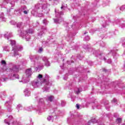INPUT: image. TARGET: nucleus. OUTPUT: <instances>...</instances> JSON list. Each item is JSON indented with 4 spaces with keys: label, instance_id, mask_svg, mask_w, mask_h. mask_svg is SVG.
Here are the masks:
<instances>
[{
    "label": "nucleus",
    "instance_id": "obj_59",
    "mask_svg": "<svg viewBox=\"0 0 125 125\" xmlns=\"http://www.w3.org/2000/svg\"><path fill=\"white\" fill-rule=\"evenodd\" d=\"M22 12L24 14H28V12H29V10H28L27 9H26V10H24L23 11H22Z\"/></svg>",
    "mask_w": 125,
    "mask_h": 125
},
{
    "label": "nucleus",
    "instance_id": "obj_26",
    "mask_svg": "<svg viewBox=\"0 0 125 125\" xmlns=\"http://www.w3.org/2000/svg\"><path fill=\"white\" fill-rule=\"evenodd\" d=\"M73 43H74V42L72 41L71 43H70V45H71L72 48H73V49H75L76 50H77V49L79 48V46L78 45L76 46L75 44H73Z\"/></svg>",
    "mask_w": 125,
    "mask_h": 125
},
{
    "label": "nucleus",
    "instance_id": "obj_16",
    "mask_svg": "<svg viewBox=\"0 0 125 125\" xmlns=\"http://www.w3.org/2000/svg\"><path fill=\"white\" fill-rule=\"evenodd\" d=\"M19 75L17 74H14L12 75V73H10L8 75V78L10 80H15V79H18V80H19Z\"/></svg>",
    "mask_w": 125,
    "mask_h": 125
},
{
    "label": "nucleus",
    "instance_id": "obj_58",
    "mask_svg": "<svg viewBox=\"0 0 125 125\" xmlns=\"http://www.w3.org/2000/svg\"><path fill=\"white\" fill-rule=\"evenodd\" d=\"M80 92H82V90L80 88H78V90L76 91V94H79Z\"/></svg>",
    "mask_w": 125,
    "mask_h": 125
},
{
    "label": "nucleus",
    "instance_id": "obj_55",
    "mask_svg": "<svg viewBox=\"0 0 125 125\" xmlns=\"http://www.w3.org/2000/svg\"><path fill=\"white\" fill-rule=\"evenodd\" d=\"M1 64L2 65H6V62H5L4 60H2L1 61Z\"/></svg>",
    "mask_w": 125,
    "mask_h": 125
},
{
    "label": "nucleus",
    "instance_id": "obj_41",
    "mask_svg": "<svg viewBox=\"0 0 125 125\" xmlns=\"http://www.w3.org/2000/svg\"><path fill=\"white\" fill-rule=\"evenodd\" d=\"M29 82H30V79H29V78H27L22 81V83H29Z\"/></svg>",
    "mask_w": 125,
    "mask_h": 125
},
{
    "label": "nucleus",
    "instance_id": "obj_25",
    "mask_svg": "<svg viewBox=\"0 0 125 125\" xmlns=\"http://www.w3.org/2000/svg\"><path fill=\"white\" fill-rule=\"evenodd\" d=\"M15 12V14H16V15H18V16H20V15H21V10L20 9L16 10L15 11H14Z\"/></svg>",
    "mask_w": 125,
    "mask_h": 125
},
{
    "label": "nucleus",
    "instance_id": "obj_45",
    "mask_svg": "<svg viewBox=\"0 0 125 125\" xmlns=\"http://www.w3.org/2000/svg\"><path fill=\"white\" fill-rule=\"evenodd\" d=\"M0 19H1L2 21H3L4 22L6 21V19L3 17V14H2L1 16H0Z\"/></svg>",
    "mask_w": 125,
    "mask_h": 125
},
{
    "label": "nucleus",
    "instance_id": "obj_28",
    "mask_svg": "<svg viewBox=\"0 0 125 125\" xmlns=\"http://www.w3.org/2000/svg\"><path fill=\"white\" fill-rule=\"evenodd\" d=\"M99 57L101 60H104V62H107V59L104 56H103V54H100V55L99 56Z\"/></svg>",
    "mask_w": 125,
    "mask_h": 125
},
{
    "label": "nucleus",
    "instance_id": "obj_14",
    "mask_svg": "<svg viewBox=\"0 0 125 125\" xmlns=\"http://www.w3.org/2000/svg\"><path fill=\"white\" fill-rule=\"evenodd\" d=\"M19 65H13V68H10V72L11 73H17L19 71Z\"/></svg>",
    "mask_w": 125,
    "mask_h": 125
},
{
    "label": "nucleus",
    "instance_id": "obj_1",
    "mask_svg": "<svg viewBox=\"0 0 125 125\" xmlns=\"http://www.w3.org/2000/svg\"><path fill=\"white\" fill-rule=\"evenodd\" d=\"M45 79L42 80V75L39 74L37 76L38 80L36 81H33L32 85L34 87H40L41 85H42L45 91H49L50 86L52 85V82H49V76L47 74H45Z\"/></svg>",
    "mask_w": 125,
    "mask_h": 125
},
{
    "label": "nucleus",
    "instance_id": "obj_57",
    "mask_svg": "<svg viewBox=\"0 0 125 125\" xmlns=\"http://www.w3.org/2000/svg\"><path fill=\"white\" fill-rule=\"evenodd\" d=\"M107 63H108V64H111V63H112V60L111 59H109L108 60H106Z\"/></svg>",
    "mask_w": 125,
    "mask_h": 125
},
{
    "label": "nucleus",
    "instance_id": "obj_37",
    "mask_svg": "<svg viewBox=\"0 0 125 125\" xmlns=\"http://www.w3.org/2000/svg\"><path fill=\"white\" fill-rule=\"evenodd\" d=\"M17 28H19V29L22 28V25H23V23L22 22H20L16 24Z\"/></svg>",
    "mask_w": 125,
    "mask_h": 125
},
{
    "label": "nucleus",
    "instance_id": "obj_24",
    "mask_svg": "<svg viewBox=\"0 0 125 125\" xmlns=\"http://www.w3.org/2000/svg\"><path fill=\"white\" fill-rule=\"evenodd\" d=\"M54 100V96L51 95L47 97V101L52 102Z\"/></svg>",
    "mask_w": 125,
    "mask_h": 125
},
{
    "label": "nucleus",
    "instance_id": "obj_11",
    "mask_svg": "<svg viewBox=\"0 0 125 125\" xmlns=\"http://www.w3.org/2000/svg\"><path fill=\"white\" fill-rule=\"evenodd\" d=\"M40 58L44 62L45 66H46V67H49V66H50V62H49V61H48V58L42 56Z\"/></svg>",
    "mask_w": 125,
    "mask_h": 125
},
{
    "label": "nucleus",
    "instance_id": "obj_6",
    "mask_svg": "<svg viewBox=\"0 0 125 125\" xmlns=\"http://www.w3.org/2000/svg\"><path fill=\"white\" fill-rule=\"evenodd\" d=\"M55 12L56 13V17L58 18L53 19L54 22L55 24H60L61 22L64 21V20L61 17V15H64V12H63V11H57L56 9H55Z\"/></svg>",
    "mask_w": 125,
    "mask_h": 125
},
{
    "label": "nucleus",
    "instance_id": "obj_34",
    "mask_svg": "<svg viewBox=\"0 0 125 125\" xmlns=\"http://www.w3.org/2000/svg\"><path fill=\"white\" fill-rule=\"evenodd\" d=\"M100 46H101L102 47H105V46H106V43L103 41H100Z\"/></svg>",
    "mask_w": 125,
    "mask_h": 125
},
{
    "label": "nucleus",
    "instance_id": "obj_7",
    "mask_svg": "<svg viewBox=\"0 0 125 125\" xmlns=\"http://www.w3.org/2000/svg\"><path fill=\"white\" fill-rule=\"evenodd\" d=\"M78 70H79V75H80V81L86 80L87 79V75L84 74L85 73H86V69L83 68V67H79Z\"/></svg>",
    "mask_w": 125,
    "mask_h": 125
},
{
    "label": "nucleus",
    "instance_id": "obj_10",
    "mask_svg": "<svg viewBox=\"0 0 125 125\" xmlns=\"http://www.w3.org/2000/svg\"><path fill=\"white\" fill-rule=\"evenodd\" d=\"M18 0H14V1H11L10 0H4L3 1V5H6V4L9 3L11 7H14V6H15V2L18 1Z\"/></svg>",
    "mask_w": 125,
    "mask_h": 125
},
{
    "label": "nucleus",
    "instance_id": "obj_19",
    "mask_svg": "<svg viewBox=\"0 0 125 125\" xmlns=\"http://www.w3.org/2000/svg\"><path fill=\"white\" fill-rule=\"evenodd\" d=\"M25 74L27 77H28V78L29 77H30V76H32V74H33V72H32V68H29L26 69V70L25 71Z\"/></svg>",
    "mask_w": 125,
    "mask_h": 125
},
{
    "label": "nucleus",
    "instance_id": "obj_38",
    "mask_svg": "<svg viewBox=\"0 0 125 125\" xmlns=\"http://www.w3.org/2000/svg\"><path fill=\"white\" fill-rule=\"evenodd\" d=\"M116 123L117 124H121L122 123V118H118L116 119Z\"/></svg>",
    "mask_w": 125,
    "mask_h": 125
},
{
    "label": "nucleus",
    "instance_id": "obj_42",
    "mask_svg": "<svg viewBox=\"0 0 125 125\" xmlns=\"http://www.w3.org/2000/svg\"><path fill=\"white\" fill-rule=\"evenodd\" d=\"M76 60H77V59L75 58V56H72L71 58V63H74Z\"/></svg>",
    "mask_w": 125,
    "mask_h": 125
},
{
    "label": "nucleus",
    "instance_id": "obj_4",
    "mask_svg": "<svg viewBox=\"0 0 125 125\" xmlns=\"http://www.w3.org/2000/svg\"><path fill=\"white\" fill-rule=\"evenodd\" d=\"M70 120L72 124H75V125H78V124H82L83 122V115L80 113H77L75 114H71L70 119H67V121Z\"/></svg>",
    "mask_w": 125,
    "mask_h": 125
},
{
    "label": "nucleus",
    "instance_id": "obj_31",
    "mask_svg": "<svg viewBox=\"0 0 125 125\" xmlns=\"http://www.w3.org/2000/svg\"><path fill=\"white\" fill-rule=\"evenodd\" d=\"M104 82H102V84H104V85H108L110 82L108 81L107 79H105V80H104Z\"/></svg>",
    "mask_w": 125,
    "mask_h": 125
},
{
    "label": "nucleus",
    "instance_id": "obj_43",
    "mask_svg": "<svg viewBox=\"0 0 125 125\" xmlns=\"http://www.w3.org/2000/svg\"><path fill=\"white\" fill-rule=\"evenodd\" d=\"M42 23L43 24H44V25H47V24H48V21H47V20H46V19H44L42 21Z\"/></svg>",
    "mask_w": 125,
    "mask_h": 125
},
{
    "label": "nucleus",
    "instance_id": "obj_51",
    "mask_svg": "<svg viewBox=\"0 0 125 125\" xmlns=\"http://www.w3.org/2000/svg\"><path fill=\"white\" fill-rule=\"evenodd\" d=\"M122 45L124 47H125V39L124 38L122 39Z\"/></svg>",
    "mask_w": 125,
    "mask_h": 125
},
{
    "label": "nucleus",
    "instance_id": "obj_40",
    "mask_svg": "<svg viewBox=\"0 0 125 125\" xmlns=\"http://www.w3.org/2000/svg\"><path fill=\"white\" fill-rule=\"evenodd\" d=\"M6 71V66H3V67H1L0 70V72L1 73H3V72H5Z\"/></svg>",
    "mask_w": 125,
    "mask_h": 125
},
{
    "label": "nucleus",
    "instance_id": "obj_21",
    "mask_svg": "<svg viewBox=\"0 0 125 125\" xmlns=\"http://www.w3.org/2000/svg\"><path fill=\"white\" fill-rule=\"evenodd\" d=\"M102 104H104V106H108L109 105V101L105 99H103L101 101Z\"/></svg>",
    "mask_w": 125,
    "mask_h": 125
},
{
    "label": "nucleus",
    "instance_id": "obj_5",
    "mask_svg": "<svg viewBox=\"0 0 125 125\" xmlns=\"http://www.w3.org/2000/svg\"><path fill=\"white\" fill-rule=\"evenodd\" d=\"M10 43L12 46L13 50L14 51L13 55V57H16L17 55H19L20 57H21V55L19 54L18 51H21V50H23L22 46L21 45L16 44V42H15V41L11 40Z\"/></svg>",
    "mask_w": 125,
    "mask_h": 125
},
{
    "label": "nucleus",
    "instance_id": "obj_54",
    "mask_svg": "<svg viewBox=\"0 0 125 125\" xmlns=\"http://www.w3.org/2000/svg\"><path fill=\"white\" fill-rule=\"evenodd\" d=\"M112 103H117L118 102V100L116 98H114L112 101H111Z\"/></svg>",
    "mask_w": 125,
    "mask_h": 125
},
{
    "label": "nucleus",
    "instance_id": "obj_61",
    "mask_svg": "<svg viewBox=\"0 0 125 125\" xmlns=\"http://www.w3.org/2000/svg\"><path fill=\"white\" fill-rule=\"evenodd\" d=\"M71 63H73L72 62V61H67V63L68 64V65H71Z\"/></svg>",
    "mask_w": 125,
    "mask_h": 125
},
{
    "label": "nucleus",
    "instance_id": "obj_17",
    "mask_svg": "<svg viewBox=\"0 0 125 125\" xmlns=\"http://www.w3.org/2000/svg\"><path fill=\"white\" fill-rule=\"evenodd\" d=\"M29 58L32 62H35L40 59L39 55L30 56Z\"/></svg>",
    "mask_w": 125,
    "mask_h": 125
},
{
    "label": "nucleus",
    "instance_id": "obj_20",
    "mask_svg": "<svg viewBox=\"0 0 125 125\" xmlns=\"http://www.w3.org/2000/svg\"><path fill=\"white\" fill-rule=\"evenodd\" d=\"M92 51L93 52V54H94V55H95V56L96 57H98V56H99L100 55V52H99L98 50H93Z\"/></svg>",
    "mask_w": 125,
    "mask_h": 125
},
{
    "label": "nucleus",
    "instance_id": "obj_44",
    "mask_svg": "<svg viewBox=\"0 0 125 125\" xmlns=\"http://www.w3.org/2000/svg\"><path fill=\"white\" fill-rule=\"evenodd\" d=\"M39 104H43V103H44V101L43 100V99H39Z\"/></svg>",
    "mask_w": 125,
    "mask_h": 125
},
{
    "label": "nucleus",
    "instance_id": "obj_35",
    "mask_svg": "<svg viewBox=\"0 0 125 125\" xmlns=\"http://www.w3.org/2000/svg\"><path fill=\"white\" fill-rule=\"evenodd\" d=\"M27 9V6L25 5L21 6V7L20 8L21 12H23L24 10H26Z\"/></svg>",
    "mask_w": 125,
    "mask_h": 125
},
{
    "label": "nucleus",
    "instance_id": "obj_56",
    "mask_svg": "<svg viewBox=\"0 0 125 125\" xmlns=\"http://www.w3.org/2000/svg\"><path fill=\"white\" fill-rule=\"evenodd\" d=\"M68 79V74H66L65 75V76L63 77V80H64V81H67Z\"/></svg>",
    "mask_w": 125,
    "mask_h": 125
},
{
    "label": "nucleus",
    "instance_id": "obj_36",
    "mask_svg": "<svg viewBox=\"0 0 125 125\" xmlns=\"http://www.w3.org/2000/svg\"><path fill=\"white\" fill-rule=\"evenodd\" d=\"M102 70L103 72H104V73H105V74H109V73H110V70L107 69L105 68H103Z\"/></svg>",
    "mask_w": 125,
    "mask_h": 125
},
{
    "label": "nucleus",
    "instance_id": "obj_49",
    "mask_svg": "<svg viewBox=\"0 0 125 125\" xmlns=\"http://www.w3.org/2000/svg\"><path fill=\"white\" fill-rule=\"evenodd\" d=\"M120 9L121 11H125V5H123L121 7H120Z\"/></svg>",
    "mask_w": 125,
    "mask_h": 125
},
{
    "label": "nucleus",
    "instance_id": "obj_39",
    "mask_svg": "<svg viewBox=\"0 0 125 125\" xmlns=\"http://www.w3.org/2000/svg\"><path fill=\"white\" fill-rule=\"evenodd\" d=\"M22 108L23 106H22L21 104H18L17 106V109L18 110V112H19L20 110H22Z\"/></svg>",
    "mask_w": 125,
    "mask_h": 125
},
{
    "label": "nucleus",
    "instance_id": "obj_22",
    "mask_svg": "<svg viewBox=\"0 0 125 125\" xmlns=\"http://www.w3.org/2000/svg\"><path fill=\"white\" fill-rule=\"evenodd\" d=\"M117 51H118V49H117L111 50V52H112L113 57H115V56H119V55L117 53Z\"/></svg>",
    "mask_w": 125,
    "mask_h": 125
},
{
    "label": "nucleus",
    "instance_id": "obj_18",
    "mask_svg": "<svg viewBox=\"0 0 125 125\" xmlns=\"http://www.w3.org/2000/svg\"><path fill=\"white\" fill-rule=\"evenodd\" d=\"M111 22V20L108 19V21H104L103 23H102V26L103 28L106 27V26H108L109 25V23Z\"/></svg>",
    "mask_w": 125,
    "mask_h": 125
},
{
    "label": "nucleus",
    "instance_id": "obj_60",
    "mask_svg": "<svg viewBox=\"0 0 125 125\" xmlns=\"http://www.w3.org/2000/svg\"><path fill=\"white\" fill-rule=\"evenodd\" d=\"M38 52L39 53H42V48H40L39 50H38Z\"/></svg>",
    "mask_w": 125,
    "mask_h": 125
},
{
    "label": "nucleus",
    "instance_id": "obj_47",
    "mask_svg": "<svg viewBox=\"0 0 125 125\" xmlns=\"http://www.w3.org/2000/svg\"><path fill=\"white\" fill-rule=\"evenodd\" d=\"M47 119L48 121H52V122H53V116H50L48 117H47Z\"/></svg>",
    "mask_w": 125,
    "mask_h": 125
},
{
    "label": "nucleus",
    "instance_id": "obj_46",
    "mask_svg": "<svg viewBox=\"0 0 125 125\" xmlns=\"http://www.w3.org/2000/svg\"><path fill=\"white\" fill-rule=\"evenodd\" d=\"M113 116L114 118H116L117 119H118V118H119V117H120V115H119V113H114L113 114Z\"/></svg>",
    "mask_w": 125,
    "mask_h": 125
},
{
    "label": "nucleus",
    "instance_id": "obj_23",
    "mask_svg": "<svg viewBox=\"0 0 125 125\" xmlns=\"http://www.w3.org/2000/svg\"><path fill=\"white\" fill-rule=\"evenodd\" d=\"M91 123H92V124H96L98 123V121L96 120V118L92 119L88 122L87 125H90Z\"/></svg>",
    "mask_w": 125,
    "mask_h": 125
},
{
    "label": "nucleus",
    "instance_id": "obj_30",
    "mask_svg": "<svg viewBox=\"0 0 125 125\" xmlns=\"http://www.w3.org/2000/svg\"><path fill=\"white\" fill-rule=\"evenodd\" d=\"M24 93L25 94V96H30V91L29 89H25L24 91Z\"/></svg>",
    "mask_w": 125,
    "mask_h": 125
},
{
    "label": "nucleus",
    "instance_id": "obj_53",
    "mask_svg": "<svg viewBox=\"0 0 125 125\" xmlns=\"http://www.w3.org/2000/svg\"><path fill=\"white\" fill-rule=\"evenodd\" d=\"M61 105L62 107H64V106L66 105V102H65V101H62Z\"/></svg>",
    "mask_w": 125,
    "mask_h": 125
},
{
    "label": "nucleus",
    "instance_id": "obj_63",
    "mask_svg": "<svg viewBox=\"0 0 125 125\" xmlns=\"http://www.w3.org/2000/svg\"><path fill=\"white\" fill-rule=\"evenodd\" d=\"M10 23L12 25H14L15 24V21H10Z\"/></svg>",
    "mask_w": 125,
    "mask_h": 125
},
{
    "label": "nucleus",
    "instance_id": "obj_52",
    "mask_svg": "<svg viewBox=\"0 0 125 125\" xmlns=\"http://www.w3.org/2000/svg\"><path fill=\"white\" fill-rule=\"evenodd\" d=\"M50 1H52V0H49ZM53 1H54V3L55 4H58V3L59 2V1H60V0H53Z\"/></svg>",
    "mask_w": 125,
    "mask_h": 125
},
{
    "label": "nucleus",
    "instance_id": "obj_48",
    "mask_svg": "<svg viewBox=\"0 0 125 125\" xmlns=\"http://www.w3.org/2000/svg\"><path fill=\"white\" fill-rule=\"evenodd\" d=\"M89 40H90V37L88 35H87L86 37H85L84 39V41H85L86 42L89 41Z\"/></svg>",
    "mask_w": 125,
    "mask_h": 125
},
{
    "label": "nucleus",
    "instance_id": "obj_12",
    "mask_svg": "<svg viewBox=\"0 0 125 125\" xmlns=\"http://www.w3.org/2000/svg\"><path fill=\"white\" fill-rule=\"evenodd\" d=\"M11 104H12V101L10 100L6 102L5 105L7 106V111L8 112H12V108H11Z\"/></svg>",
    "mask_w": 125,
    "mask_h": 125
},
{
    "label": "nucleus",
    "instance_id": "obj_33",
    "mask_svg": "<svg viewBox=\"0 0 125 125\" xmlns=\"http://www.w3.org/2000/svg\"><path fill=\"white\" fill-rule=\"evenodd\" d=\"M83 47L84 49H85L86 50H89L90 49V45H83Z\"/></svg>",
    "mask_w": 125,
    "mask_h": 125
},
{
    "label": "nucleus",
    "instance_id": "obj_13",
    "mask_svg": "<svg viewBox=\"0 0 125 125\" xmlns=\"http://www.w3.org/2000/svg\"><path fill=\"white\" fill-rule=\"evenodd\" d=\"M64 26L66 28V30L67 31H69V29H70V28H72L73 29H77L78 28V26H77V25H75V22H74V24L72 25H70V23H66L64 24Z\"/></svg>",
    "mask_w": 125,
    "mask_h": 125
},
{
    "label": "nucleus",
    "instance_id": "obj_15",
    "mask_svg": "<svg viewBox=\"0 0 125 125\" xmlns=\"http://www.w3.org/2000/svg\"><path fill=\"white\" fill-rule=\"evenodd\" d=\"M114 23L117 25H119L121 28H125V23H123L122 20L117 19L114 21Z\"/></svg>",
    "mask_w": 125,
    "mask_h": 125
},
{
    "label": "nucleus",
    "instance_id": "obj_2",
    "mask_svg": "<svg viewBox=\"0 0 125 125\" xmlns=\"http://www.w3.org/2000/svg\"><path fill=\"white\" fill-rule=\"evenodd\" d=\"M43 10H44L45 13L49 12L50 9L48 8L47 4L37 3L35 4L34 9L31 11V13L34 14V12H36L38 17H42L43 16V14L42 13Z\"/></svg>",
    "mask_w": 125,
    "mask_h": 125
},
{
    "label": "nucleus",
    "instance_id": "obj_32",
    "mask_svg": "<svg viewBox=\"0 0 125 125\" xmlns=\"http://www.w3.org/2000/svg\"><path fill=\"white\" fill-rule=\"evenodd\" d=\"M61 9H63V10H66L67 9V4L65 3H62V6L61 7Z\"/></svg>",
    "mask_w": 125,
    "mask_h": 125
},
{
    "label": "nucleus",
    "instance_id": "obj_9",
    "mask_svg": "<svg viewBox=\"0 0 125 125\" xmlns=\"http://www.w3.org/2000/svg\"><path fill=\"white\" fill-rule=\"evenodd\" d=\"M46 32V27L45 26H42L40 29L38 30L37 33L38 39H41L43 38L45 35V32Z\"/></svg>",
    "mask_w": 125,
    "mask_h": 125
},
{
    "label": "nucleus",
    "instance_id": "obj_8",
    "mask_svg": "<svg viewBox=\"0 0 125 125\" xmlns=\"http://www.w3.org/2000/svg\"><path fill=\"white\" fill-rule=\"evenodd\" d=\"M4 123L8 125H21L20 123L17 121H14V119H13V117L12 115L9 116L7 119H5Z\"/></svg>",
    "mask_w": 125,
    "mask_h": 125
},
{
    "label": "nucleus",
    "instance_id": "obj_29",
    "mask_svg": "<svg viewBox=\"0 0 125 125\" xmlns=\"http://www.w3.org/2000/svg\"><path fill=\"white\" fill-rule=\"evenodd\" d=\"M4 37L5 39H7L8 40H9V38H12V33H7V34H4Z\"/></svg>",
    "mask_w": 125,
    "mask_h": 125
},
{
    "label": "nucleus",
    "instance_id": "obj_50",
    "mask_svg": "<svg viewBox=\"0 0 125 125\" xmlns=\"http://www.w3.org/2000/svg\"><path fill=\"white\" fill-rule=\"evenodd\" d=\"M6 95V94L5 93V91H3L1 93V94L0 95V97H3V96H5Z\"/></svg>",
    "mask_w": 125,
    "mask_h": 125
},
{
    "label": "nucleus",
    "instance_id": "obj_64",
    "mask_svg": "<svg viewBox=\"0 0 125 125\" xmlns=\"http://www.w3.org/2000/svg\"><path fill=\"white\" fill-rule=\"evenodd\" d=\"M105 108L109 111V110H110V106H108V105H105Z\"/></svg>",
    "mask_w": 125,
    "mask_h": 125
},
{
    "label": "nucleus",
    "instance_id": "obj_3",
    "mask_svg": "<svg viewBox=\"0 0 125 125\" xmlns=\"http://www.w3.org/2000/svg\"><path fill=\"white\" fill-rule=\"evenodd\" d=\"M18 33H19L20 37H21L22 39H24L27 42H28L31 39L30 34H34L35 31L32 28H29L24 31H22V30L20 29L18 30Z\"/></svg>",
    "mask_w": 125,
    "mask_h": 125
},
{
    "label": "nucleus",
    "instance_id": "obj_62",
    "mask_svg": "<svg viewBox=\"0 0 125 125\" xmlns=\"http://www.w3.org/2000/svg\"><path fill=\"white\" fill-rule=\"evenodd\" d=\"M92 32H93V33H94V32H96V31H98V29L95 28L94 29H91Z\"/></svg>",
    "mask_w": 125,
    "mask_h": 125
},
{
    "label": "nucleus",
    "instance_id": "obj_27",
    "mask_svg": "<svg viewBox=\"0 0 125 125\" xmlns=\"http://www.w3.org/2000/svg\"><path fill=\"white\" fill-rule=\"evenodd\" d=\"M116 35L115 34V32H109L108 33H107L106 36L107 37H108V38H113L114 36Z\"/></svg>",
    "mask_w": 125,
    "mask_h": 125
}]
</instances>
